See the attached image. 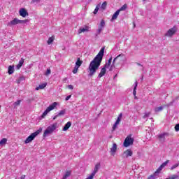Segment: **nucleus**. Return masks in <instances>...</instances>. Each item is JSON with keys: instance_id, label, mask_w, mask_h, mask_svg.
Returning <instances> with one entry per match:
<instances>
[{"instance_id": "1", "label": "nucleus", "mask_w": 179, "mask_h": 179, "mask_svg": "<svg viewBox=\"0 0 179 179\" xmlns=\"http://www.w3.org/2000/svg\"><path fill=\"white\" fill-rule=\"evenodd\" d=\"M103 57H104V48L100 50L97 55L90 62L87 69L88 76L92 77L97 72V70L100 68V65H101Z\"/></svg>"}, {"instance_id": "2", "label": "nucleus", "mask_w": 179, "mask_h": 179, "mask_svg": "<svg viewBox=\"0 0 179 179\" xmlns=\"http://www.w3.org/2000/svg\"><path fill=\"white\" fill-rule=\"evenodd\" d=\"M58 128V124L54 123L52 124H50L47 127V129L43 132V138H45L48 136V135H52L54 132L55 131V129Z\"/></svg>"}, {"instance_id": "3", "label": "nucleus", "mask_w": 179, "mask_h": 179, "mask_svg": "<svg viewBox=\"0 0 179 179\" xmlns=\"http://www.w3.org/2000/svg\"><path fill=\"white\" fill-rule=\"evenodd\" d=\"M43 131V129H39L36 131L31 134L29 136H28L26 140L24 141V143H30L32 141H34V138L36 136H37L41 131Z\"/></svg>"}, {"instance_id": "4", "label": "nucleus", "mask_w": 179, "mask_h": 179, "mask_svg": "<svg viewBox=\"0 0 179 179\" xmlns=\"http://www.w3.org/2000/svg\"><path fill=\"white\" fill-rule=\"evenodd\" d=\"M59 104V103L58 102H53L52 104H50L42 114V118H44V117H45V115H47V114H48L50 111H52V110H55V107H57V106H58Z\"/></svg>"}, {"instance_id": "5", "label": "nucleus", "mask_w": 179, "mask_h": 179, "mask_svg": "<svg viewBox=\"0 0 179 179\" xmlns=\"http://www.w3.org/2000/svg\"><path fill=\"white\" fill-rule=\"evenodd\" d=\"M123 145L124 146V148H128L129 146H131V145H134V138H131V136H128L124 143Z\"/></svg>"}, {"instance_id": "6", "label": "nucleus", "mask_w": 179, "mask_h": 179, "mask_svg": "<svg viewBox=\"0 0 179 179\" xmlns=\"http://www.w3.org/2000/svg\"><path fill=\"white\" fill-rule=\"evenodd\" d=\"M177 33V27H173V28L169 29L167 32L165 34L166 37H173L174 34Z\"/></svg>"}, {"instance_id": "7", "label": "nucleus", "mask_w": 179, "mask_h": 179, "mask_svg": "<svg viewBox=\"0 0 179 179\" xmlns=\"http://www.w3.org/2000/svg\"><path fill=\"white\" fill-rule=\"evenodd\" d=\"M124 57H125V55L120 54L115 57L113 61L112 65L109 67V71H111L114 69V68H115V61H117V59H118L119 58H124Z\"/></svg>"}, {"instance_id": "8", "label": "nucleus", "mask_w": 179, "mask_h": 179, "mask_svg": "<svg viewBox=\"0 0 179 179\" xmlns=\"http://www.w3.org/2000/svg\"><path fill=\"white\" fill-rule=\"evenodd\" d=\"M121 120H122V113H120L116 122L113 124V131H115L117 127L120 124V122H121Z\"/></svg>"}, {"instance_id": "9", "label": "nucleus", "mask_w": 179, "mask_h": 179, "mask_svg": "<svg viewBox=\"0 0 179 179\" xmlns=\"http://www.w3.org/2000/svg\"><path fill=\"white\" fill-rule=\"evenodd\" d=\"M132 155H134V152L130 149H128L123 152L122 156L124 159H128V157L132 156Z\"/></svg>"}, {"instance_id": "10", "label": "nucleus", "mask_w": 179, "mask_h": 179, "mask_svg": "<svg viewBox=\"0 0 179 179\" xmlns=\"http://www.w3.org/2000/svg\"><path fill=\"white\" fill-rule=\"evenodd\" d=\"M16 24H20L19 19L14 18L13 20L8 22L7 26L12 27L16 26Z\"/></svg>"}, {"instance_id": "11", "label": "nucleus", "mask_w": 179, "mask_h": 179, "mask_svg": "<svg viewBox=\"0 0 179 179\" xmlns=\"http://www.w3.org/2000/svg\"><path fill=\"white\" fill-rule=\"evenodd\" d=\"M19 13L20 16H22V17H26V16H29V13H27L26 8H20Z\"/></svg>"}, {"instance_id": "12", "label": "nucleus", "mask_w": 179, "mask_h": 179, "mask_svg": "<svg viewBox=\"0 0 179 179\" xmlns=\"http://www.w3.org/2000/svg\"><path fill=\"white\" fill-rule=\"evenodd\" d=\"M117 152V144L113 143L112 148H110V154L112 156H115V152Z\"/></svg>"}, {"instance_id": "13", "label": "nucleus", "mask_w": 179, "mask_h": 179, "mask_svg": "<svg viewBox=\"0 0 179 179\" xmlns=\"http://www.w3.org/2000/svg\"><path fill=\"white\" fill-rule=\"evenodd\" d=\"M106 68L103 66V68L101 69V72L99 73L98 78H103L104 75H106V72H107Z\"/></svg>"}, {"instance_id": "14", "label": "nucleus", "mask_w": 179, "mask_h": 179, "mask_svg": "<svg viewBox=\"0 0 179 179\" xmlns=\"http://www.w3.org/2000/svg\"><path fill=\"white\" fill-rule=\"evenodd\" d=\"M99 169H100V164H96L95 165L93 172L91 174L92 176H96V173L99 171Z\"/></svg>"}, {"instance_id": "15", "label": "nucleus", "mask_w": 179, "mask_h": 179, "mask_svg": "<svg viewBox=\"0 0 179 179\" xmlns=\"http://www.w3.org/2000/svg\"><path fill=\"white\" fill-rule=\"evenodd\" d=\"M83 64V61L80 60V58H78L77 61L76 62L75 66H77L78 68H80L82 66V64Z\"/></svg>"}, {"instance_id": "16", "label": "nucleus", "mask_w": 179, "mask_h": 179, "mask_svg": "<svg viewBox=\"0 0 179 179\" xmlns=\"http://www.w3.org/2000/svg\"><path fill=\"white\" fill-rule=\"evenodd\" d=\"M86 31H89V27H85L84 28H80L78 30V34L81 33H86Z\"/></svg>"}, {"instance_id": "17", "label": "nucleus", "mask_w": 179, "mask_h": 179, "mask_svg": "<svg viewBox=\"0 0 179 179\" xmlns=\"http://www.w3.org/2000/svg\"><path fill=\"white\" fill-rule=\"evenodd\" d=\"M72 123L71 122H68L64 127H63L62 131H68L69 128H71Z\"/></svg>"}, {"instance_id": "18", "label": "nucleus", "mask_w": 179, "mask_h": 179, "mask_svg": "<svg viewBox=\"0 0 179 179\" xmlns=\"http://www.w3.org/2000/svg\"><path fill=\"white\" fill-rule=\"evenodd\" d=\"M47 86V83L41 84L38 85V87H36L35 90H40L44 89Z\"/></svg>"}, {"instance_id": "19", "label": "nucleus", "mask_w": 179, "mask_h": 179, "mask_svg": "<svg viewBox=\"0 0 179 179\" xmlns=\"http://www.w3.org/2000/svg\"><path fill=\"white\" fill-rule=\"evenodd\" d=\"M166 135H169V134L167 133H163L162 134H159L158 136V138L160 139V141H163V142H164V139Z\"/></svg>"}, {"instance_id": "20", "label": "nucleus", "mask_w": 179, "mask_h": 179, "mask_svg": "<svg viewBox=\"0 0 179 179\" xmlns=\"http://www.w3.org/2000/svg\"><path fill=\"white\" fill-rule=\"evenodd\" d=\"M118 15H120V10H117L112 16L111 18V21L113 22V20H115V19H117V17H118Z\"/></svg>"}, {"instance_id": "21", "label": "nucleus", "mask_w": 179, "mask_h": 179, "mask_svg": "<svg viewBox=\"0 0 179 179\" xmlns=\"http://www.w3.org/2000/svg\"><path fill=\"white\" fill-rule=\"evenodd\" d=\"M111 61H113V57H110L108 62L104 65L105 68H110L111 66Z\"/></svg>"}, {"instance_id": "22", "label": "nucleus", "mask_w": 179, "mask_h": 179, "mask_svg": "<svg viewBox=\"0 0 179 179\" xmlns=\"http://www.w3.org/2000/svg\"><path fill=\"white\" fill-rule=\"evenodd\" d=\"M15 72V67L13 66H8V74L12 75Z\"/></svg>"}, {"instance_id": "23", "label": "nucleus", "mask_w": 179, "mask_h": 179, "mask_svg": "<svg viewBox=\"0 0 179 179\" xmlns=\"http://www.w3.org/2000/svg\"><path fill=\"white\" fill-rule=\"evenodd\" d=\"M72 171H67L66 172V173L64 174V176H63L62 179H67L68 177H70L71 176V174Z\"/></svg>"}, {"instance_id": "24", "label": "nucleus", "mask_w": 179, "mask_h": 179, "mask_svg": "<svg viewBox=\"0 0 179 179\" xmlns=\"http://www.w3.org/2000/svg\"><path fill=\"white\" fill-rule=\"evenodd\" d=\"M6 142H8V139L6 138H3L0 141V146H3V145H6Z\"/></svg>"}, {"instance_id": "25", "label": "nucleus", "mask_w": 179, "mask_h": 179, "mask_svg": "<svg viewBox=\"0 0 179 179\" xmlns=\"http://www.w3.org/2000/svg\"><path fill=\"white\" fill-rule=\"evenodd\" d=\"M24 62V60L23 59L20 60L18 64L17 65V69H20V68H22V66H23Z\"/></svg>"}, {"instance_id": "26", "label": "nucleus", "mask_w": 179, "mask_h": 179, "mask_svg": "<svg viewBox=\"0 0 179 179\" xmlns=\"http://www.w3.org/2000/svg\"><path fill=\"white\" fill-rule=\"evenodd\" d=\"M157 173L155 172L152 175H150L148 179H156L157 178Z\"/></svg>"}, {"instance_id": "27", "label": "nucleus", "mask_w": 179, "mask_h": 179, "mask_svg": "<svg viewBox=\"0 0 179 179\" xmlns=\"http://www.w3.org/2000/svg\"><path fill=\"white\" fill-rule=\"evenodd\" d=\"M106 8H107V1H104L101 6V9L103 10H106Z\"/></svg>"}, {"instance_id": "28", "label": "nucleus", "mask_w": 179, "mask_h": 179, "mask_svg": "<svg viewBox=\"0 0 179 179\" xmlns=\"http://www.w3.org/2000/svg\"><path fill=\"white\" fill-rule=\"evenodd\" d=\"M20 103H22V100H17L13 103L15 108L17 107V106H20Z\"/></svg>"}, {"instance_id": "29", "label": "nucleus", "mask_w": 179, "mask_h": 179, "mask_svg": "<svg viewBox=\"0 0 179 179\" xmlns=\"http://www.w3.org/2000/svg\"><path fill=\"white\" fill-rule=\"evenodd\" d=\"M162 110H163V106H159L155 108V113H159L160 111H162Z\"/></svg>"}, {"instance_id": "30", "label": "nucleus", "mask_w": 179, "mask_h": 179, "mask_svg": "<svg viewBox=\"0 0 179 179\" xmlns=\"http://www.w3.org/2000/svg\"><path fill=\"white\" fill-rule=\"evenodd\" d=\"M65 113H66L65 109L62 110H60V111L58 113L57 115H58L59 117H61V115H65Z\"/></svg>"}, {"instance_id": "31", "label": "nucleus", "mask_w": 179, "mask_h": 179, "mask_svg": "<svg viewBox=\"0 0 179 179\" xmlns=\"http://www.w3.org/2000/svg\"><path fill=\"white\" fill-rule=\"evenodd\" d=\"M99 9H100V4H98L94 10V15H96L99 12Z\"/></svg>"}, {"instance_id": "32", "label": "nucleus", "mask_w": 179, "mask_h": 179, "mask_svg": "<svg viewBox=\"0 0 179 179\" xmlns=\"http://www.w3.org/2000/svg\"><path fill=\"white\" fill-rule=\"evenodd\" d=\"M53 41H54V36L50 37L48 40V44L50 45V44H52Z\"/></svg>"}, {"instance_id": "33", "label": "nucleus", "mask_w": 179, "mask_h": 179, "mask_svg": "<svg viewBox=\"0 0 179 179\" xmlns=\"http://www.w3.org/2000/svg\"><path fill=\"white\" fill-rule=\"evenodd\" d=\"M163 169H164V167L163 166H160L157 171H155L156 173H157L158 174L160 173V171H162L163 170Z\"/></svg>"}, {"instance_id": "34", "label": "nucleus", "mask_w": 179, "mask_h": 179, "mask_svg": "<svg viewBox=\"0 0 179 179\" xmlns=\"http://www.w3.org/2000/svg\"><path fill=\"white\" fill-rule=\"evenodd\" d=\"M26 78H24V76H21L19 78L18 80H17V83H20V82H23V80H25Z\"/></svg>"}, {"instance_id": "35", "label": "nucleus", "mask_w": 179, "mask_h": 179, "mask_svg": "<svg viewBox=\"0 0 179 179\" xmlns=\"http://www.w3.org/2000/svg\"><path fill=\"white\" fill-rule=\"evenodd\" d=\"M104 26H106V22H104V20H102L101 21L99 27H102V29H104Z\"/></svg>"}, {"instance_id": "36", "label": "nucleus", "mask_w": 179, "mask_h": 179, "mask_svg": "<svg viewBox=\"0 0 179 179\" xmlns=\"http://www.w3.org/2000/svg\"><path fill=\"white\" fill-rule=\"evenodd\" d=\"M29 20H19V22H20V24H22L23 23H29Z\"/></svg>"}, {"instance_id": "37", "label": "nucleus", "mask_w": 179, "mask_h": 179, "mask_svg": "<svg viewBox=\"0 0 179 179\" xmlns=\"http://www.w3.org/2000/svg\"><path fill=\"white\" fill-rule=\"evenodd\" d=\"M177 178H178V175H172L171 176H170L169 178H167L166 179H177Z\"/></svg>"}, {"instance_id": "38", "label": "nucleus", "mask_w": 179, "mask_h": 179, "mask_svg": "<svg viewBox=\"0 0 179 179\" xmlns=\"http://www.w3.org/2000/svg\"><path fill=\"white\" fill-rule=\"evenodd\" d=\"M78 69H79V67L75 66H74V69H73V73H74V74H75V73H78Z\"/></svg>"}, {"instance_id": "39", "label": "nucleus", "mask_w": 179, "mask_h": 179, "mask_svg": "<svg viewBox=\"0 0 179 179\" xmlns=\"http://www.w3.org/2000/svg\"><path fill=\"white\" fill-rule=\"evenodd\" d=\"M45 76H48V75H51V69H48L46 72L45 73Z\"/></svg>"}, {"instance_id": "40", "label": "nucleus", "mask_w": 179, "mask_h": 179, "mask_svg": "<svg viewBox=\"0 0 179 179\" xmlns=\"http://www.w3.org/2000/svg\"><path fill=\"white\" fill-rule=\"evenodd\" d=\"M179 166V163H177L174 165H173L171 167V170H174L175 169H177V167H178Z\"/></svg>"}, {"instance_id": "41", "label": "nucleus", "mask_w": 179, "mask_h": 179, "mask_svg": "<svg viewBox=\"0 0 179 179\" xmlns=\"http://www.w3.org/2000/svg\"><path fill=\"white\" fill-rule=\"evenodd\" d=\"M125 9H127V5L124 4L117 10H120V12H121L122 10H125Z\"/></svg>"}, {"instance_id": "42", "label": "nucleus", "mask_w": 179, "mask_h": 179, "mask_svg": "<svg viewBox=\"0 0 179 179\" xmlns=\"http://www.w3.org/2000/svg\"><path fill=\"white\" fill-rule=\"evenodd\" d=\"M169 163H170V160H166L165 162L162 163V166L166 167Z\"/></svg>"}, {"instance_id": "43", "label": "nucleus", "mask_w": 179, "mask_h": 179, "mask_svg": "<svg viewBox=\"0 0 179 179\" xmlns=\"http://www.w3.org/2000/svg\"><path fill=\"white\" fill-rule=\"evenodd\" d=\"M149 115H150V112L148 113H145L143 117V118H148V117H149Z\"/></svg>"}, {"instance_id": "44", "label": "nucleus", "mask_w": 179, "mask_h": 179, "mask_svg": "<svg viewBox=\"0 0 179 179\" xmlns=\"http://www.w3.org/2000/svg\"><path fill=\"white\" fill-rule=\"evenodd\" d=\"M103 27H99V29H97V33L98 34H100L101 31H103Z\"/></svg>"}, {"instance_id": "45", "label": "nucleus", "mask_w": 179, "mask_h": 179, "mask_svg": "<svg viewBox=\"0 0 179 179\" xmlns=\"http://www.w3.org/2000/svg\"><path fill=\"white\" fill-rule=\"evenodd\" d=\"M175 131H176V132H178V131H179V123L177 124L175 126Z\"/></svg>"}, {"instance_id": "46", "label": "nucleus", "mask_w": 179, "mask_h": 179, "mask_svg": "<svg viewBox=\"0 0 179 179\" xmlns=\"http://www.w3.org/2000/svg\"><path fill=\"white\" fill-rule=\"evenodd\" d=\"M68 88L70 89L71 90H73V85H68Z\"/></svg>"}, {"instance_id": "47", "label": "nucleus", "mask_w": 179, "mask_h": 179, "mask_svg": "<svg viewBox=\"0 0 179 179\" xmlns=\"http://www.w3.org/2000/svg\"><path fill=\"white\" fill-rule=\"evenodd\" d=\"M136 87H138V81H136L134 83V89H136Z\"/></svg>"}, {"instance_id": "48", "label": "nucleus", "mask_w": 179, "mask_h": 179, "mask_svg": "<svg viewBox=\"0 0 179 179\" xmlns=\"http://www.w3.org/2000/svg\"><path fill=\"white\" fill-rule=\"evenodd\" d=\"M41 0H32L31 3H36V2H40Z\"/></svg>"}, {"instance_id": "49", "label": "nucleus", "mask_w": 179, "mask_h": 179, "mask_svg": "<svg viewBox=\"0 0 179 179\" xmlns=\"http://www.w3.org/2000/svg\"><path fill=\"white\" fill-rule=\"evenodd\" d=\"M71 96L69 95L66 97V101H68V100H69V99H71Z\"/></svg>"}, {"instance_id": "50", "label": "nucleus", "mask_w": 179, "mask_h": 179, "mask_svg": "<svg viewBox=\"0 0 179 179\" xmlns=\"http://www.w3.org/2000/svg\"><path fill=\"white\" fill-rule=\"evenodd\" d=\"M133 94H134V96H136V89H134Z\"/></svg>"}, {"instance_id": "51", "label": "nucleus", "mask_w": 179, "mask_h": 179, "mask_svg": "<svg viewBox=\"0 0 179 179\" xmlns=\"http://www.w3.org/2000/svg\"><path fill=\"white\" fill-rule=\"evenodd\" d=\"M26 178V176L24 175H22L21 177H20V179H24Z\"/></svg>"}, {"instance_id": "52", "label": "nucleus", "mask_w": 179, "mask_h": 179, "mask_svg": "<svg viewBox=\"0 0 179 179\" xmlns=\"http://www.w3.org/2000/svg\"><path fill=\"white\" fill-rule=\"evenodd\" d=\"M59 117L58 115H56L55 117H53V120H57V117Z\"/></svg>"}, {"instance_id": "53", "label": "nucleus", "mask_w": 179, "mask_h": 179, "mask_svg": "<svg viewBox=\"0 0 179 179\" xmlns=\"http://www.w3.org/2000/svg\"><path fill=\"white\" fill-rule=\"evenodd\" d=\"M137 65H138V66H142V65L139 63H137Z\"/></svg>"}, {"instance_id": "54", "label": "nucleus", "mask_w": 179, "mask_h": 179, "mask_svg": "<svg viewBox=\"0 0 179 179\" xmlns=\"http://www.w3.org/2000/svg\"><path fill=\"white\" fill-rule=\"evenodd\" d=\"M115 78H117V74L114 76V79H115Z\"/></svg>"}, {"instance_id": "55", "label": "nucleus", "mask_w": 179, "mask_h": 179, "mask_svg": "<svg viewBox=\"0 0 179 179\" xmlns=\"http://www.w3.org/2000/svg\"><path fill=\"white\" fill-rule=\"evenodd\" d=\"M134 99H138V97H136V96H134Z\"/></svg>"}, {"instance_id": "56", "label": "nucleus", "mask_w": 179, "mask_h": 179, "mask_svg": "<svg viewBox=\"0 0 179 179\" xmlns=\"http://www.w3.org/2000/svg\"><path fill=\"white\" fill-rule=\"evenodd\" d=\"M0 108H1V106H0Z\"/></svg>"}]
</instances>
